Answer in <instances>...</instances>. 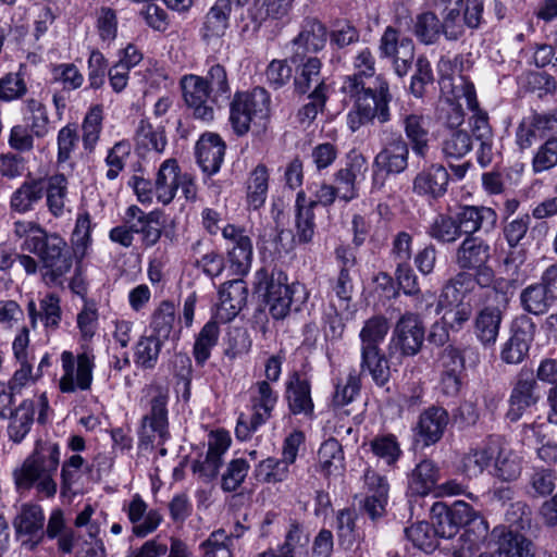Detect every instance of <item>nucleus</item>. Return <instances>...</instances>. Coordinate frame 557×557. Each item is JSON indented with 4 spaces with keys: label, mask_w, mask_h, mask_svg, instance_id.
<instances>
[{
    "label": "nucleus",
    "mask_w": 557,
    "mask_h": 557,
    "mask_svg": "<svg viewBox=\"0 0 557 557\" xmlns=\"http://www.w3.org/2000/svg\"><path fill=\"white\" fill-rule=\"evenodd\" d=\"M230 267L234 274L245 275L251 265L252 244L250 238H242L240 243L232 245L227 251Z\"/></svg>",
    "instance_id": "obj_60"
},
{
    "label": "nucleus",
    "mask_w": 557,
    "mask_h": 557,
    "mask_svg": "<svg viewBox=\"0 0 557 557\" xmlns=\"http://www.w3.org/2000/svg\"><path fill=\"white\" fill-rule=\"evenodd\" d=\"M45 536L50 540L57 539L58 549L63 554L73 552L76 536L72 528L65 522L64 512L61 509H53L49 516Z\"/></svg>",
    "instance_id": "obj_42"
},
{
    "label": "nucleus",
    "mask_w": 557,
    "mask_h": 557,
    "mask_svg": "<svg viewBox=\"0 0 557 557\" xmlns=\"http://www.w3.org/2000/svg\"><path fill=\"white\" fill-rule=\"evenodd\" d=\"M455 215L466 237L474 236L480 230L491 231L497 222L496 211L484 206H465Z\"/></svg>",
    "instance_id": "obj_30"
},
{
    "label": "nucleus",
    "mask_w": 557,
    "mask_h": 557,
    "mask_svg": "<svg viewBox=\"0 0 557 557\" xmlns=\"http://www.w3.org/2000/svg\"><path fill=\"white\" fill-rule=\"evenodd\" d=\"M185 103L193 110L195 117L202 121L213 119V108L208 104L211 92L199 75H186L181 81Z\"/></svg>",
    "instance_id": "obj_25"
},
{
    "label": "nucleus",
    "mask_w": 557,
    "mask_h": 557,
    "mask_svg": "<svg viewBox=\"0 0 557 557\" xmlns=\"http://www.w3.org/2000/svg\"><path fill=\"white\" fill-rule=\"evenodd\" d=\"M28 312L33 321L39 315L45 326L57 330L61 321L60 298L58 295L50 293L40 300V311L37 312L35 302L28 304Z\"/></svg>",
    "instance_id": "obj_53"
},
{
    "label": "nucleus",
    "mask_w": 557,
    "mask_h": 557,
    "mask_svg": "<svg viewBox=\"0 0 557 557\" xmlns=\"http://www.w3.org/2000/svg\"><path fill=\"white\" fill-rule=\"evenodd\" d=\"M46 517L40 505L24 503L13 519V528L21 546L34 552L45 539Z\"/></svg>",
    "instance_id": "obj_14"
},
{
    "label": "nucleus",
    "mask_w": 557,
    "mask_h": 557,
    "mask_svg": "<svg viewBox=\"0 0 557 557\" xmlns=\"http://www.w3.org/2000/svg\"><path fill=\"white\" fill-rule=\"evenodd\" d=\"M225 148V143L218 134L201 135L196 144V158L203 173L213 175L219 172L224 160Z\"/></svg>",
    "instance_id": "obj_29"
},
{
    "label": "nucleus",
    "mask_w": 557,
    "mask_h": 557,
    "mask_svg": "<svg viewBox=\"0 0 557 557\" xmlns=\"http://www.w3.org/2000/svg\"><path fill=\"white\" fill-rule=\"evenodd\" d=\"M409 144L399 133H391L383 140V147L374 157L373 168L386 175H396L406 171L409 161Z\"/></svg>",
    "instance_id": "obj_20"
},
{
    "label": "nucleus",
    "mask_w": 557,
    "mask_h": 557,
    "mask_svg": "<svg viewBox=\"0 0 557 557\" xmlns=\"http://www.w3.org/2000/svg\"><path fill=\"white\" fill-rule=\"evenodd\" d=\"M45 194L47 206L54 216H60L64 210V200L67 194V180L63 174H55L48 178Z\"/></svg>",
    "instance_id": "obj_57"
},
{
    "label": "nucleus",
    "mask_w": 557,
    "mask_h": 557,
    "mask_svg": "<svg viewBox=\"0 0 557 557\" xmlns=\"http://www.w3.org/2000/svg\"><path fill=\"white\" fill-rule=\"evenodd\" d=\"M180 177L181 169L175 159H168L162 162L153 185L158 201L163 205L172 202L180 187Z\"/></svg>",
    "instance_id": "obj_37"
},
{
    "label": "nucleus",
    "mask_w": 557,
    "mask_h": 557,
    "mask_svg": "<svg viewBox=\"0 0 557 557\" xmlns=\"http://www.w3.org/2000/svg\"><path fill=\"white\" fill-rule=\"evenodd\" d=\"M503 321V313L498 307L486 306L481 309L474 318L473 330L476 339L485 348L495 346L500 324Z\"/></svg>",
    "instance_id": "obj_36"
},
{
    "label": "nucleus",
    "mask_w": 557,
    "mask_h": 557,
    "mask_svg": "<svg viewBox=\"0 0 557 557\" xmlns=\"http://www.w3.org/2000/svg\"><path fill=\"white\" fill-rule=\"evenodd\" d=\"M428 234L443 244H453L462 236L456 215L447 214H438L430 224Z\"/></svg>",
    "instance_id": "obj_55"
},
{
    "label": "nucleus",
    "mask_w": 557,
    "mask_h": 557,
    "mask_svg": "<svg viewBox=\"0 0 557 557\" xmlns=\"http://www.w3.org/2000/svg\"><path fill=\"white\" fill-rule=\"evenodd\" d=\"M258 288L264 289V299L270 315L275 320L285 319L290 311H299L308 298L300 283H287V275L281 270L268 274L265 270L257 272Z\"/></svg>",
    "instance_id": "obj_4"
},
{
    "label": "nucleus",
    "mask_w": 557,
    "mask_h": 557,
    "mask_svg": "<svg viewBox=\"0 0 557 557\" xmlns=\"http://www.w3.org/2000/svg\"><path fill=\"white\" fill-rule=\"evenodd\" d=\"M403 127L409 148L411 147L417 157L425 159L430 150L426 119L422 114H407L403 120Z\"/></svg>",
    "instance_id": "obj_38"
},
{
    "label": "nucleus",
    "mask_w": 557,
    "mask_h": 557,
    "mask_svg": "<svg viewBox=\"0 0 557 557\" xmlns=\"http://www.w3.org/2000/svg\"><path fill=\"white\" fill-rule=\"evenodd\" d=\"M219 338V325L215 321L207 322L194 344V358L197 364L203 366L211 356V349Z\"/></svg>",
    "instance_id": "obj_54"
},
{
    "label": "nucleus",
    "mask_w": 557,
    "mask_h": 557,
    "mask_svg": "<svg viewBox=\"0 0 557 557\" xmlns=\"http://www.w3.org/2000/svg\"><path fill=\"white\" fill-rule=\"evenodd\" d=\"M271 98L262 87L251 91L236 92L230 103V122L238 136L248 133L251 125L265 128L270 116Z\"/></svg>",
    "instance_id": "obj_6"
},
{
    "label": "nucleus",
    "mask_w": 557,
    "mask_h": 557,
    "mask_svg": "<svg viewBox=\"0 0 557 557\" xmlns=\"http://www.w3.org/2000/svg\"><path fill=\"white\" fill-rule=\"evenodd\" d=\"M46 190V183L41 178H30L22 183V185L13 191L10 198V209L13 212L24 214L34 210Z\"/></svg>",
    "instance_id": "obj_39"
},
{
    "label": "nucleus",
    "mask_w": 557,
    "mask_h": 557,
    "mask_svg": "<svg viewBox=\"0 0 557 557\" xmlns=\"http://www.w3.org/2000/svg\"><path fill=\"white\" fill-rule=\"evenodd\" d=\"M412 34L422 45L432 46L438 44L442 37L440 17L432 11L417 14L412 21Z\"/></svg>",
    "instance_id": "obj_50"
},
{
    "label": "nucleus",
    "mask_w": 557,
    "mask_h": 557,
    "mask_svg": "<svg viewBox=\"0 0 557 557\" xmlns=\"http://www.w3.org/2000/svg\"><path fill=\"white\" fill-rule=\"evenodd\" d=\"M59 463V445L49 441H37L34 451L13 472L16 488L29 491L35 486L41 496L53 497L57 493L53 476Z\"/></svg>",
    "instance_id": "obj_2"
},
{
    "label": "nucleus",
    "mask_w": 557,
    "mask_h": 557,
    "mask_svg": "<svg viewBox=\"0 0 557 557\" xmlns=\"http://www.w3.org/2000/svg\"><path fill=\"white\" fill-rule=\"evenodd\" d=\"M449 173L440 163L422 169L412 181V191L420 197L437 200L447 193Z\"/></svg>",
    "instance_id": "obj_24"
},
{
    "label": "nucleus",
    "mask_w": 557,
    "mask_h": 557,
    "mask_svg": "<svg viewBox=\"0 0 557 557\" xmlns=\"http://www.w3.org/2000/svg\"><path fill=\"white\" fill-rule=\"evenodd\" d=\"M496 457L493 475L504 482L517 480L522 472V459L515 451L504 445V441L496 447Z\"/></svg>",
    "instance_id": "obj_46"
},
{
    "label": "nucleus",
    "mask_w": 557,
    "mask_h": 557,
    "mask_svg": "<svg viewBox=\"0 0 557 557\" xmlns=\"http://www.w3.org/2000/svg\"><path fill=\"white\" fill-rule=\"evenodd\" d=\"M289 474V466L282 459L269 457L260 461L255 469V478L262 483H281Z\"/></svg>",
    "instance_id": "obj_58"
},
{
    "label": "nucleus",
    "mask_w": 557,
    "mask_h": 557,
    "mask_svg": "<svg viewBox=\"0 0 557 557\" xmlns=\"http://www.w3.org/2000/svg\"><path fill=\"white\" fill-rule=\"evenodd\" d=\"M440 479V467L431 459H423L408 475V492L416 496H426L435 492Z\"/></svg>",
    "instance_id": "obj_34"
},
{
    "label": "nucleus",
    "mask_w": 557,
    "mask_h": 557,
    "mask_svg": "<svg viewBox=\"0 0 557 557\" xmlns=\"http://www.w3.org/2000/svg\"><path fill=\"white\" fill-rule=\"evenodd\" d=\"M135 144L138 151L163 152L166 146L164 129L154 128L147 120H141L135 133Z\"/></svg>",
    "instance_id": "obj_51"
},
{
    "label": "nucleus",
    "mask_w": 557,
    "mask_h": 557,
    "mask_svg": "<svg viewBox=\"0 0 557 557\" xmlns=\"http://www.w3.org/2000/svg\"><path fill=\"white\" fill-rule=\"evenodd\" d=\"M284 398L292 414L313 417L314 404L311 396V383L299 372L295 371L289 374L285 384Z\"/></svg>",
    "instance_id": "obj_22"
},
{
    "label": "nucleus",
    "mask_w": 557,
    "mask_h": 557,
    "mask_svg": "<svg viewBox=\"0 0 557 557\" xmlns=\"http://www.w3.org/2000/svg\"><path fill=\"white\" fill-rule=\"evenodd\" d=\"M326 26L315 17H307L299 34L292 40L290 62L297 64L306 59L307 53L321 51L327 41Z\"/></svg>",
    "instance_id": "obj_19"
},
{
    "label": "nucleus",
    "mask_w": 557,
    "mask_h": 557,
    "mask_svg": "<svg viewBox=\"0 0 557 557\" xmlns=\"http://www.w3.org/2000/svg\"><path fill=\"white\" fill-rule=\"evenodd\" d=\"M520 305L529 314L543 315L557 302V264L548 267L539 283L520 293Z\"/></svg>",
    "instance_id": "obj_10"
},
{
    "label": "nucleus",
    "mask_w": 557,
    "mask_h": 557,
    "mask_svg": "<svg viewBox=\"0 0 557 557\" xmlns=\"http://www.w3.org/2000/svg\"><path fill=\"white\" fill-rule=\"evenodd\" d=\"M269 170L260 163L248 175L246 181V202L249 209L261 208L269 190Z\"/></svg>",
    "instance_id": "obj_43"
},
{
    "label": "nucleus",
    "mask_w": 557,
    "mask_h": 557,
    "mask_svg": "<svg viewBox=\"0 0 557 557\" xmlns=\"http://www.w3.org/2000/svg\"><path fill=\"white\" fill-rule=\"evenodd\" d=\"M472 516L473 508L462 500H457L450 506L436 502L431 507L432 524L443 539H453Z\"/></svg>",
    "instance_id": "obj_17"
},
{
    "label": "nucleus",
    "mask_w": 557,
    "mask_h": 557,
    "mask_svg": "<svg viewBox=\"0 0 557 557\" xmlns=\"http://www.w3.org/2000/svg\"><path fill=\"white\" fill-rule=\"evenodd\" d=\"M536 376L530 369L522 368L513 379L508 398L506 417L516 422L532 407H535L542 396L539 389Z\"/></svg>",
    "instance_id": "obj_13"
},
{
    "label": "nucleus",
    "mask_w": 557,
    "mask_h": 557,
    "mask_svg": "<svg viewBox=\"0 0 557 557\" xmlns=\"http://www.w3.org/2000/svg\"><path fill=\"white\" fill-rule=\"evenodd\" d=\"M379 53L381 59L391 60L394 72L398 77H404L412 67L414 44L410 37L401 36L398 28L388 25L379 40Z\"/></svg>",
    "instance_id": "obj_9"
},
{
    "label": "nucleus",
    "mask_w": 557,
    "mask_h": 557,
    "mask_svg": "<svg viewBox=\"0 0 557 557\" xmlns=\"http://www.w3.org/2000/svg\"><path fill=\"white\" fill-rule=\"evenodd\" d=\"M425 341V325L417 312L406 311L396 321L388 344V355L413 357L418 355Z\"/></svg>",
    "instance_id": "obj_8"
},
{
    "label": "nucleus",
    "mask_w": 557,
    "mask_h": 557,
    "mask_svg": "<svg viewBox=\"0 0 557 557\" xmlns=\"http://www.w3.org/2000/svg\"><path fill=\"white\" fill-rule=\"evenodd\" d=\"M491 259V246L481 237H466L456 249L455 262L462 271L469 272L488 263Z\"/></svg>",
    "instance_id": "obj_31"
},
{
    "label": "nucleus",
    "mask_w": 557,
    "mask_h": 557,
    "mask_svg": "<svg viewBox=\"0 0 557 557\" xmlns=\"http://www.w3.org/2000/svg\"><path fill=\"white\" fill-rule=\"evenodd\" d=\"M535 332L536 324L530 317L522 314L516 318L510 326V336L502 345L500 360L512 366L522 363L529 356Z\"/></svg>",
    "instance_id": "obj_15"
},
{
    "label": "nucleus",
    "mask_w": 557,
    "mask_h": 557,
    "mask_svg": "<svg viewBox=\"0 0 557 557\" xmlns=\"http://www.w3.org/2000/svg\"><path fill=\"white\" fill-rule=\"evenodd\" d=\"M370 446L373 454L383 459L388 466L395 465L403 454L394 434L377 435L371 441Z\"/></svg>",
    "instance_id": "obj_62"
},
{
    "label": "nucleus",
    "mask_w": 557,
    "mask_h": 557,
    "mask_svg": "<svg viewBox=\"0 0 557 557\" xmlns=\"http://www.w3.org/2000/svg\"><path fill=\"white\" fill-rule=\"evenodd\" d=\"M297 64L299 65L294 81L295 90L301 95L318 91L325 94L327 86L321 76V60L317 57H308Z\"/></svg>",
    "instance_id": "obj_35"
},
{
    "label": "nucleus",
    "mask_w": 557,
    "mask_h": 557,
    "mask_svg": "<svg viewBox=\"0 0 557 557\" xmlns=\"http://www.w3.org/2000/svg\"><path fill=\"white\" fill-rule=\"evenodd\" d=\"M207 65L206 75L201 77L209 92H211V101L218 102L220 99H228L231 86L225 66L213 61H208Z\"/></svg>",
    "instance_id": "obj_49"
},
{
    "label": "nucleus",
    "mask_w": 557,
    "mask_h": 557,
    "mask_svg": "<svg viewBox=\"0 0 557 557\" xmlns=\"http://www.w3.org/2000/svg\"><path fill=\"white\" fill-rule=\"evenodd\" d=\"M175 313L173 302L168 300L162 301L152 315L150 324L152 331L151 335L163 342L169 339L173 332Z\"/></svg>",
    "instance_id": "obj_56"
},
{
    "label": "nucleus",
    "mask_w": 557,
    "mask_h": 557,
    "mask_svg": "<svg viewBox=\"0 0 557 557\" xmlns=\"http://www.w3.org/2000/svg\"><path fill=\"white\" fill-rule=\"evenodd\" d=\"M388 331L387 318L376 314L364 321L359 333L361 373L368 371L377 386H384L389 380V366L380 348V344L385 339Z\"/></svg>",
    "instance_id": "obj_5"
},
{
    "label": "nucleus",
    "mask_w": 557,
    "mask_h": 557,
    "mask_svg": "<svg viewBox=\"0 0 557 557\" xmlns=\"http://www.w3.org/2000/svg\"><path fill=\"white\" fill-rule=\"evenodd\" d=\"M232 536L223 529L212 532L200 545L202 557H233L231 552Z\"/></svg>",
    "instance_id": "obj_64"
},
{
    "label": "nucleus",
    "mask_w": 557,
    "mask_h": 557,
    "mask_svg": "<svg viewBox=\"0 0 557 557\" xmlns=\"http://www.w3.org/2000/svg\"><path fill=\"white\" fill-rule=\"evenodd\" d=\"M24 248L36 255L42 263V280L48 286H63L65 275L72 269V253L66 242L57 233L30 236Z\"/></svg>",
    "instance_id": "obj_3"
},
{
    "label": "nucleus",
    "mask_w": 557,
    "mask_h": 557,
    "mask_svg": "<svg viewBox=\"0 0 557 557\" xmlns=\"http://www.w3.org/2000/svg\"><path fill=\"white\" fill-rule=\"evenodd\" d=\"M355 73L345 77L342 91L355 100L359 114L363 120L376 119L384 124L391 121L389 103L393 96L388 83L376 78V85L366 87L363 78L375 74V58L370 48L357 52L352 60Z\"/></svg>",
    "instance_id": "obj_1"
},
{
    "label": "nucleus",
    "mask_w": 557,
    "mask_h": 557,
    "mask_svg": "<svg viewBox=\"0 0 557 557\" xmlns=\"http://www.w3.org/2000/svg\"><path fill=\"white\" fill-rule=\"evenodd\" d=\"M463 527L465 531L457 540L458 544L453 547L451 557H471L487 539V522L474 509L470 521Z\"/></svg>",
    "instance_id": "obj_28"
},
{
    "label": "nucleus",
    "mask_w": 557,
    "mask_h": 557,
    "mask_svg": "<svg viewBox=\"0 0 557 557\" xmlns=\"http://www.w3.org/2000/svg\"><path fill=\"white\" fill-rule=\"evenodd\" d=\"M531 216L528 213L505 219L502 235L508 245V250L503 260L506 270L517 271L525 261L524 240L528 237Z\"/></svg>",
    "instance_id": "obj_16"
},
{
    "label": "nucleus",
    "mask_w": 557,
    "mask_h": 557,
    "mask_svg": "<svg viewBox=\"0 0 557 557\" xmlns=\"http://www.w3.org/2000/svg\"><path fill=\"white\" fill-rule=\"evenodd\" d=\"M449 422L448 411L440 406L424 409L412 426V437L416 445L429 447L438 443Z\"/></svg>",
    "instance_id": "obj_18"
},
{
    "label": "nucleus",
    "mask_w": 557,
    "mask_h": 557,
    "mask_svg": "<svg viewBox=\"0 0 557 557\" xmlns=\"http://www.w3.org/2000/svg\"><path fill=\"white\" fill-rule=\"evenodd\" d=\"M26 111L29 113L27 121L33 134L42 138L49 133V116L44 103L35 98L25 100Z\"/></svg>",
    "instance_id": "obj_63"
},
{
    "label": "nucleus",
    "mask_w": 557,
    "mask_h": 557,
    "mask_svg": "<svg viewBox=\"0 0 557 557\" xmlns=\"http://www.w3.org/2000/svg\"><path fill=\"white\" fill-rule=\"evenodd\" d=\"M63 375L60 379V389L63 393H75L76 391H88L92 383V371L95 368V355L84 350L76 357L71 351H63L61 355Z\"/></svg>",
    "instance_id": "obj_11"
},
{
    "label": "nucleus",
    "mask_w": 557,
    "mask_h": 557,
    "mask_svg": "<svg viewBox=\"0 0 557 557\" xmlns=\"http://www.w3.org/2000/svg\"><path fill=\"white\" fill-rule=\"evenodd\" d=\"M492 536L497 540L498 557H534V545L523 534L507 527L494 528Z\"/></svg>",
    "instance_id": "obj_32"
},
{
    "label": "nucleus",
    "mask_w": 557,
    "mask_h": 557,
    "mask_svg": "<svg viewBox=\"0 0 557 557\" xmlns=\"http://www.w3.org/2000/svg\"><path fill=\"white\" fill-rule=\"evenodd\" d=\"M368 171L366 157L356 153L349 157L346 165L334 173V183L341 193V200L349 202L359 196L357 180Z\"/></svg>",
    "instance_id": "obj_26"
},
{
    "label": "nucleus",
    "mask_w": 557,
    "mask_h": 557,
    "mask_svg": "<svg viewBox=\"0 0 557 557\" xmlns=\"http://www.w3.org/2000/svg\"><path fill=\"white\" fill-rule=\"evenodd\" d=\"M357 519L358 515L354 508H344L336 512L335 530L337 541L338 545L345 549H350L359 537Z\"/></svg>",
    "instance_id": "obj_52"
},
{
    "label": "nucleus",
    "mask_w": 557,
    "mask_h": 557,
    "mask_svg": "<svg viewBox=\"0 0 557 557\" xmlns=\"http://www.w3.org/2000/svg\"><path fill=\"white\" fill-rule=\"evenodd\" d=\"M35 403L32 399L23 400L17 408L10 411L8 417L10 423L8 425V435L14 443H21L29 433L34 422Z\"/></svg>",
    "instance_id": "obj_44"
},
{
    "label": "nucleus",
    "mask_w": 557,
    "mask_h": 557,
    "mask_svg": "<svg viewBox=\"0 0 557 557\" xmlns=\"http://www.w3.org/2000/svg\"><path fill=\"white\" fill-rule=\"evenodd\" d=\"M232 12V0H216L205 16L200 29L201 39L210 45L220 39L226 33L230 26V15Z\"/></svg>",
    "instance_id": "obj_33"
},
{
    "label": "nucleus",
    "mask_w": 557,
    "mask_h": 557,
    "mask_svg": "<svg viewBox=\"0 0 557 557\" xmlns=\"http://www.w3.org/2000/svg\"><path fill=\"white\" fill-rule=\"evenodd\" d=\"M123 511L132 523V532L136 537H146L161 524L163 517L158 509H148L147 503L139 494L133 495L123 505Z\"/></svg>",
    "instance_id": "obj_21"
},
{
    "label": "nucleus",
    "mask_w": 557,
    "mask_h": 557,
    "mask_svg": "<svg viewBox=\"0 0 557 557\" xmlns=\"http://www.w3.org/2000/svg\"><path fill=\"white\" fill-rule=\"evenodd\" d=\"M472 273L460 271L448 280L443 287L440 304H456L470 301V294L473 292Z\"/></svg>",
    "instance_id": "obj_48"
},
{
    "label": "nucleus",
    "mask_w": 557,
    "mask_h": 557,
    "mask_svg": "<svg viewBox=\"0 0 557 557\" xmlns=\"http://www.w3.org/2000/svg\"><path fill=\"white\" fill-rule=\"evenodd\" d=\"M228 448V441L225 437H216L209 443L208 451L203 460H195L191 469L200 479L209 482L216 478L223 463L222 456Z\"/></svg>",
    "instance_id": "obj_40"
},
{
    "label": "nucleus",
    "mask_w": 557,
    "mask_h": 557,
    "mask_svg": "<svg viewBox=\"0 0 557 557\" xmlns=\"http://www.w3.org/2000/svg\"><path fill=\"white\" fill-rule=\"evenodd\" d=\"M150 412L143 418L140 443L152 444L158 438V444H163L169 438V423L166 404L169 393L161 386L150 388Z\"/></svg>",
    "instance_id": "obj_12"
},
{
    "label": "nucleus",
    "mask_w": 557,
    "mask_h": 557,
    "mask_svg": "<svg viewBox=\"0 0 557 557\" xmlns=\"http://www.w3.org/2000/svg\"><path fill=\"white\" fill-rule=\"evenodd\" d=\"M471 149V136L463 129H451L442 143V151L446 158L460 159Z\"/></svg>",
    "instance_id": "obj_61"
},
{
    "label": "nucleus",
    "mask_w": 557,
    "mask_h": 557,
    "mask_svg": "<svg viewBox=\"0 0 557 557\" xmlns=\"http://www.w3.org/2000/svg\"><path fill=\"white\" fill-rule=\"evenodd\" d=\"M220 309L226 312V319L235 318L246 306L248 289L243 280L224 283L219 292Z\"/></svg>",
    "instance_id": "obj_41"
},
{
    "label": "nucleus",
    "mask_w": 557,
    "mask_h": 557,
    "mask_svg": "<svg viewBox=\"0 0 557 557\" xmlns=\"http://www.w3.org/2000/svg\"><path fill=\"white\" fill-rule=\"evenodd\" d=\"M502 442V436L490 435L481 445L469 448L460 460L462 473L469 478L482 474L491 465L496 447H498Z\"/></svg>",
    "instance_id": "obj_27"
},
{
    "label": "nucleus",
    "mask_w": 557,
    "mask_h": 557,
    "mask_svg": "<svg viewBox=\"0 0 557 557\" xmlns=\"http://www.w3.org/2000/svg\"><path fill=\"white\" fill-rule=\"evenodd\" d=\"M164 342L153 335H143L133 348V361L138 369L156 368Z\"/></svg>",
    "instance_id": "obj_47"
},
{
    "label": "nucleus",
    "mask_w": 557,
    "mask_h": 557,
    "mask_svg": "<svg viewBox=\"0 0 557 557\" xmlns=\"http://www.w3.org/2000/svg\"><path fill=\"white\" fill-rule=\"evenodd\" d=\"M406 537L418 548L425 553H432L437 546L438 534L433 524L418 522L405 529Z\"/></svg>",
    "instance_id": "obj_59"
},
{
    "label": "nucleus",
    "mask_w": 557,
    "mask_h": 557,
    "mask_svg": "<svg viewBox=\"0 0 557 557\" xmlns=\"http://www.w3.org/2000/svg\"><path fill=\"white\" fill-rule=\"evenodd\" d=\"M318 467L325 475L339 474L345 470V457L341 443L331 437L318 450Z\"/></svg>",
    "instance_id": "obj_45"
},
{
    "label": "nucleus",
    "mask_w": 557,
    "mask_h": 557,
    "mask_svg": "<svg viewBox=\"0 0 557 557\" xmlns=\"http://www.w3.org/2000/svg\"><path fill=\"white\" fill-rule=\"evenodd\" d=\"M277 399V393L268 381L257 382L251 388L250 395L252 413L250 416L243 413L239 416L235 428L236 437L240 441L250 438L252 433L272 417Z\"/></svg>",
    "instance_id": "obj_7"
},
{
    "label": "nucleus",
    "mask_w": 557,
    "mask_h": 557,
    "mask_svg": "<svg viewBox=\"0 0 557 557\" xmlns=\"http://www.w3.org/2000/svg\"><path fill=\"white\" fill-rule=\"evenodd\" d=\"M367 495L361 503V509L372 521L385 516L388 502L389 485L386 478L372 470L364 473Z\"/></svg>",
    "instance_id": "obj_23"
}]
</instances>
